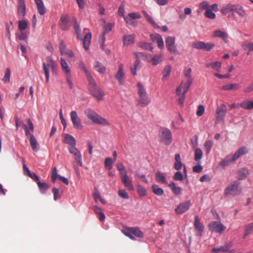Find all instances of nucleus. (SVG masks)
I'll list each match as a JSON object with an SVG mask.
<instances>
[{
    "label": "nucleus",
    "instance_id": "obj_1",
    "mask_svg": "<svg viewBox=\"0 0 253 253\" xmlns=\"http://www.w3.org/2000/svg\"><path fill=\"white\" fill-rule=\"evenodd\" d=\"M84 114L89 120H91L94 124L103 126L109 125V123L106 119L99 115L96 112L90 108L86 109L84 110Z\"/></svg>",
    "mask_w": 253,
    "mask_h": 253
},
{
    "label": "nucleus",
    "instance_id": "obj_2",
    "mask_svg": "<svg viewBox=\"0 0 253 253\" xmlns=\"http://www.w3.org/2000/svg\"><path fill=\"white\" fill-rule=\"evenodd\" d=\"M43 70L46 78V82L47 83L49 79V70L51 69L52 73L57 74L56 64L55 61L51 57H47L46 62L42 63Z\"/></svg>",
    "mask_w": 253,
    "mask_h": 253
},
{
    "label": "nucleus",
    "instance_id": "obj_3",
    "mask_svg": "<svg viewBox=\"0 0 253 253\" xmlns=\"http://www.w3.org/2000/svg\"><path fill=\"white\" fill-rule=\"evenodd\" d=\"M69 152L74 155L75 159L74 168L75 171L76 175L80 177V173L79 171V166L82 167L83 165L82 160V155L80 151L76 147L73 148L69 150Z\"/></svg>",
    "mask_w": 253,
    "mask_h": 253
},
{
    "label": "nucleus",
    "instance_id": "obj_4",
    "mask_svg": "<svg viewBox=\"0 0 253 253\" xmlns=\"http://www.w3.org/2000/svg\"><path fill=\"white\" fill-rule=\"evenodd\" d=\"M88 89L90 94L98 100H101L104 96L102 90L97 85L96 81L92 77L87 80Z\"/></svg>",
    "mask_w": 253,
    "mask_h": 253
},
{
    "label": "nucleus",
    "instance_id": "obj_5",
    "mask_svg": "<svg viewBox=\"0 0 253 253\" xmlns=\"http://www.w3.org/2000/svg\"><path fill=\"white\" fill-rule=\"evenodd\" d=\"M242 191L240 187V182L237 181L231 183L224 190V194L226 196H235L239 195Z\"/></svg>",
    "mask_w": 253,
    "mask_h": 253
},
{
    "label": "nucleus",
    "instance_id": "obj_6",
    "mask_svg": "<svg viewBox=\"0 0 253 253\" xmlns=\"http://www.w3.org/2000/svg\"><path fill=\"white\" fill-rule=\"evenodd\" d=\"M122 232L132 240H135V237L142 238L144 236L142 232L137 227H126L122 230Z\"/></svg>",
    "mask_w": 253,
    "mask_h": 253
},
{
    "label": "nucleus",
    "instance_id": "obj_7",
    "mask_svg": "<svg viewBox=\"0 0 253 253\" xmlns=\"http://www.w3.org/2000/svg\"><path fill=\"white\" fill-rule=\"evenodd\" d=\"M160 141L166 145H169L172 141L171 131L166 127H161L159 130Z\"/></svg>",
    "mask_w": 253,
    "mask_h": 253
},
{
    "label": "nucleus",
    "instance_id": "obj_8",
    "mask_svg": "<svg viewBox=\"0 0 253 253\" xmlns=\"http://www.w3.org/2000/svg\"><path fill=\"white\" fill-rule=\"evenodd\" d=\"M208 227L211 232L219 234H221L226 230V227L223 224L215 221L211 222Z\"/></svg>",
    "mask_w": 253,
    "mask_h": 253
},
{
    "label": "nucleus",
    "instance_id": "obj_9",
    "mask_svg": "<svg viewBox=\"0 0 253 253\" xmlns=\"http://www.w3.org/2000/svg\"><path fill=\"white\" fill-rule=\"evenodd\" d=\"M121 178L122 183L128 190L133 191L134 190L132 179L128 177L126 170H125L124 172H121Z\"/></svg>",
    "mask_w": 253,
    "mask_h": 253
},
{
    "label": "nucleus",
    "instance_id": "obj_10",
    "mask_svg": "<svg viewBox=\"0 0 253 253\" xmlns=\"http://www.w3.org/2000/svg\"><path fill=\"white\" fill-rule=\"evenodd\" d=\"M215 44L211 42H204L201 41L194 42L192 44V47L197 49H203L206 51H210L213 48Z\"/></svg>",
    "mask_w": 253,
    "mask_h": 253
},
{
    "label": "nucleus",
    "instance_id": "obj_11",
    "mask_svg": "<svg viewBox=\"0 0 253 253\" xmlns=\"http://www.w3.org/2000/svg\"><path fill=\"white\" fill-rule=\"evenodd\" d=\"M227 111V108L224 104L218 106L216 110V123H218L223 120Z\"/></svg>",
    "mask_w": 253,
    "mask_h": 253
},
{
    "label": "nucleus",
    "instance_id": "obj_12",
    "mask_svg": "<svg viewBox=\"0 0 253 253\" xmlns=\"http://www.w3.org/2000/svg\"><path fill=\"white\" fill-rule=\"evenodd\" d=\"M70 117L74 127L76 129H82L83 126L82 125L81 120L78 116L77 112L76 111H71Z\"/></svg>",
    "mask_w": 253,
    "mask_h": 253
},
{
    "label": "nucleus",
    "instance_id": "obj_13",
    "mask_svg": "<svg viewBox=\"0 0 253 253\" xmlns=\"http://www.w3.org/2000/svg\"><path fill=\"white\" fill-rule=\"evenodd\" d=\"M175 38L174 37H168L166 39V45L168 50L171 53H177V49L175 45Z\"/></svg>",
    "mask_w": 253,
    "mask_h": 253
},
{
    "label": "nucleus",
    "instance_id": "obj_14",
    "mask_svg": "<svg viewBox=\"0 0 253 253\" xmlns=\"http://www.w3.org/2000/svg\"><path fill=\"white\" fill-rule=\"evenodd\" d=\"M191 206V203L190 201L182 202L175 208V211L177 214H181L187 211L190 209Z\"/></svg>",
    "mask_w": 253,
    "mask_h": 253
},
{
    "label": "nucleus",
    "instance_id": "obj_15",
    "mask_svg": "<svg viewBox=\"0 0 253 253\" xmlns=\"http://www.w3.org/2000/svg\"><path fill=\"white\" fill-rule=\"evenodd\" d=\"M194 227L196 230V235L197 236H202V233L204 230V225L201 222L199 217L196 215L194 217Z\"/></svg>",
    "mask_w": 253,
    "mask_h": 253
},
{
    "label": "nucleus",
    "instance_id": "obj_16",
    "mask_svg": "<svg viewBox=\"0 0 253 253\" xmlns=\"http://www.w3.org/2000/svg\"><path fill=\"white\" fill-rule=\"evenodd\" d=\"M115 78L118 81L120 84L123 85L124 84L125 74L124 72V66L122 64L119 66L118 71L115 75Z\"/></svg>",
    "mask_w": 253,
    "mask_h": 253
},
{
    "label": "nucleus",
    "instance_id": "obj_17",
    "mask_svg": "<svg viewBox=\"0 0 253 253\" xmlns=\"http://www.w3.org/2000/svg\"><path fill=\"white\" fill-rule=\"evenodd\" d=\"M151 40L156 42L158 47L162 49L164 46V43L162 36L158 34H153L150 35Z\"/></svg>",
    "mask_w": 253,
    "mask_h": 253
},
{
    "label": "nucleus",
    "instance_id": "obj_18",
    "mask_svg": "<svg viewBox=\"0 0 253 253\" xmlns=\"http://www.w3.org/2000/svg\"><path fill=\"white\" fill-rule=\"evenodd\" d=\"M64 143L69 145L68 150H71L73 148H76V139L71 135L66 134L64 140Z\"/></svg>",
    "mask_w": 253,
    "mask_h": 253
},
{
    "label": "nucleus",
    "instance_id": "obj_19",
    "mask_svg": "<svg viewBox=\"0 0 253 253\" xmlns=\"http://www.w3.org/2000/svg\"><path fill=\"white\" fill-rule=\"evenodd\" d=\"M60 27L63 30H68L70 27L69 19L67 15H62L60 20Z\"/></svg>",
    "mask_w": 253,
    "mask_h": 253
},
{
    "label": "nucleus",
    "instance_id": "obj_20",
    "mask_svg": "<svg viewBox=\"0 0 253 253\" xmlns=\"http://www.w3.org/2000/svg\"><path fill=\"white\" fill-rule=\"evenodd\" d=\"M233 16L235 15V13H237L241 17H245L246 15V10L244 7L240 4H234Z\"/></svg>",
    "mask_w": 253,
    "mask_h": 253
},
{
    "label": "nucleus",
    "instance_id": "obj_21",
    "mask_svg": "<svg viewBox=\"0 0 253 253\" xmlns=\"http://www.w3.org/2000/svg\"><path fill=\"white\" fill-rule=\"evenodd\" d=\"M138 103L140 106L142 107L146 106L148 105L151 102V98L148 96L147 93L145 94L144 95H142L138 96Z\"/></svg>",
    "mask_w": 253,
    "mask_h": 253
},
{
    "label": "nucleus",
    "instance_id": "obj_22",
    "mask_svg": "<svg viewBox=\"0 0 253 253\" xmlns=\"http://www.w3.org/2000/svg\"><path fill=\"white\" fill-rule=\"evenodd\" d=\"M112 27H113L111 23H107V24H106L103 27V28H104L103 34V35L102 36L101 39V40L102 41L101 42V47L102 49H103V47H104V41L105 40V35L107 33H108L112 30Z\"/></svg>",
    "mask_w": 253,
    "mask_h": 253
},
{
    "label": "nucleus",
    "instance_id": "obj_23",
    "mask_svg": "<svg viewBox=\"0 0 253 253\" xmlns=\"http://www.w3.org/2000/svg\"><path fill=\"white\" fill-rule=\"evenodd\" d=\"M38 11L40 15H43L46 12V8L42 0H35Z\"/></svg>",
    "mask_w": 253,
    "mask_h": 253
},
{
    "label": "nucleus",
    "instance_id": "obj_24",
    "mask_svg": "<svg viewBox=\"0 0 253 253\" xmlns=\"http://www.w3.org/2000/svg\"><path fill=\"white\" fill-rule=\"evenodd\" d=\"M232 246V244L230 243L219 248H213L211 250V252L213 253H219L220 252H228L229 251V250L231 248Z\"/></svg>",
    "mask_w": 253,
    "mask_h": 253
},
{
    "label": "nucleus",
    "instance_id": "obj_25",
    "mask_svg": "<svg viewBox=\"0 0 253 253\" xmlns=\"http://www.w3.org/2000/svg\"><path fill=\"white\" fill-rule=\"evenodd\" d=\"M234 161L232 160V156L228 155L219 163L218 167L224 169L226 166H228L231 162Z\"/></svg>",
    "mask_w": 253,
    "mask_h": 253
},
{
    "label": "nucleus",
    "instance_id": "obj_26",
    "mask_svg": "<svg viewBox=\"0 0 253 253\" xmlns=\"http://www.w3.org/2000/svg\"><path fill=\"white\" fill-rule=\"evenodd\" d=\"M234 6V4H233L227 3L222 7L220 11L224 15H226L229 12H232V15H233Z\"/></svg>",
    "mask_w": 253,
    "mask_h": 253
},
{
    "label": "nucleus",
    "instance_id": "obj_27",
    "mask_svg": "<svg viewBox=\"0 0 253 253\" xmlns=\"http://www.w3.org/2000/svg\"><path fill=\"white\" fill-rule=\"evenodd\" d=\"M18 14L24 16L26 14V5L24 0H19L17 10Z\"/></svg>",
    "mask_w": 253,
    "mask_h": 253
},
{
    "label": "nucleus",
    "instance_id": "obj_28",
    "mask_svg": "<svg viewBox=\"0 0 253 253\" xmlns=\"http://www.w3.org/2000/svg\"><path fill=\"white\" fill-rule=\"evenodd\" d=\"M61 65L63 72L66 75L71 74V69L65 59L61 58Z\"/></svg>",
    "mask_w": 253,
    "mask_h": 253
},
{
    "label": "nucleus",
    "instance_id": "obj_29",
    "mask_svg": "<svg viewBox=\"0 0 253 253\" xmlns=\"http://www.w3.org/2000/svg\"><path fill=\"white\" fill-rule=\"evenodd\" d=\"M248 153L247 149L246 147H241L232 156V160L236 161L241 156L246 154Z\"/></svg>",
    "mask_w": 253,
    "mask_h": 253
},
{
    "label": "nucleus",
    "instance_id": "obj_30",
    "mask_svg": "<svg viewBox=\"0 0 253 253\" xmlns=\"http://www.w3.org/2000/svg\"><path fill=\"white\" fill-rule=\"evenodd\" d=\"M248 153L247 149L246 147H241L232 156V160L236 161L241 156L246 154Z\"/></svg>",
    "mask_w": 253,
    "mask_h": 253
},
{
    "label": "nucleus",
    "instance_id": "obj_31",
    "mask_svg": "<svg viewBox=\"0 0 253 253\" xmlns=\"http://www.w3.org/2000/svg\"><path fill=\"white\" fill-rule=\"evenodd\" d=\"M240 88V85L237 84H229L221 86L222 90L229 91V90H236Z\"/></svg>",
    "mask_w": 253,
    "mask_h": 253
},
{
    "label": "nucleus",
    "instance_id": "obj_32",
    "mask_svg": "<svg viewBox=\"0 0 253 253\" xmlns=\"http://www.w3.org/2000/svg\"><path fill=\"white\" fill-rule=\"evenodd\" d=\"M213 36L214 37L221 38L224 41H225L228 38V34L224 31L218 30L214 31Z\"/></svg>",
    "mask_w": 253,
    "mask_h": 253
},
{
    "label": "nucleus",
    "instance_id": "obj_33",
    "mask_svg": "<svg viewBox=\"0 0 253 253\" xmlns=\"http://www.w3.org/2000/svg\"><path fill=\"white\" fill-rule=\"evenodd\" d=\"M78 65L80 69L84 72L87 80L93 77L91 73L87 70L86 65L83 61H80L78 63Z\"/></svg>",
    "mask_w": 253,
    "mask_h": 253
},
{
    "label": "nucleus",
    "instance_id": "obj_34",
    "mask_svg": "<svg viewBox=\"0 0 253 253\" xmlns=\"http://www.w3.org/2000/svg\"><path fill=\"white\" fill-rule=\"evenodd\" d=\"M142 13L144 14L146 20L151 23L152 26L155 29H159L160 27L156 23V22L153 19V18L145 11L142 10Z\"/></svg>",
    "mask_w": 253,
    "mask_h": 253
},
{
    "label": "nucleus",
    "instance_id": "obj_35",
    "mask_svg": "<svg viewBox=\"0 0 253 253\" xmlns=\"http://www.w3.org/2000/svg\"><path fill=\"white\" fill-rule=\"evenodd\" d=\"M171 67L170 65H167L165 67L164 71L162 73L163 76L162 80L163 81L167 80L169 78L170 73L171 72Z\"/></svg>",
    "mask_w": 253,
    "mask_h": 253
},
{
    "label": "nucleus",
    "instance_id": "obj_36",
    "mask_svg": "<svg viewBox=\"0 0 253 253\" xmlns=\"http://www.w3.org/2000/svg\"><path fill=\"white\" fill-rule=\"evenodd\" d=\"M30 143L32 150L35 152H37L38 150V143L33 134H31Z\"/></svg>",
    "mask_w": 253,
    "mask_h": 253
},
{
    "label": "nucleus",
    "instance_id": "obj_37",
    "mask_svg": "<svg viewBox=\"0 0 253 253\" xmlns=\"http://www.w3.org/2000/svg\"><path fill=\"white\" fill-rule=\"evenodd\" d=\"M221 63L220 62H218V61L211 62L208 63L206 64L207 67H208V68L211 67L213 69H214L217 71H220V68H221Z\"/></svg>",
    "mask_w": 253,
    "mask_h": 253
},
{
    "label": "nucleus",
    "instance_id": "obj_38",
    "mask_svg": "<svg viewBox=\"0 0 253 253\" xmlns=\"http://www.w3.org/2000/svg\"><path fill=\"white\" fill-rule=\"evenodd\" d=\"M249 174V170L246 168H242L238 170V175L240 179H245Z\"/></svg>",
    "mask_w": 253,
    "mask_h": 253
},
{
    "label": "nucleus",
    "instance_id": "obj_39",
    "mask_svg": "<svg viewBox=\"0 0 253 253\" xmlns=\"http://www.w3.org/2000/svg\"><path fill=\"white\" fill-rule=\"evenodd\" d=\"M135 35L134 34L125 36L123 38L124 45H128L134 41Z\"/></svg>",
    "mask_w": 253,
    "mask_h": 253
},
{
    "label": "nucleus",
    "instance_id": "obj_40",
    "mask_svg": "<svg viewBox=\"0 0 253 253\" xmlns=\"http://www.w3.org/2000/svg\"><path fill=\"white\" fill-rule=\"evenodd\" d=\"M156 180L158 182L162 183L164 184L167 183L166 177L164 173H161L160 171H157L156 173Z\"/></svg>",
    "mask_w": 253,
    "mask_h": 253
},
{
    "label": "nucleus",
    "instance_id": "obj_41",
    "mask_svg": "<svg viewBox=\"0 0 253 253\" xmlns=\"http://www.w3.org/2000/svg\"><path fill=\"white\" fill-rule=\"evenodd\" d=\"M94 69L100 74H104L106 72V68L105 66L100 62H97L95 63L94 66Z\"/></svg>",
    "mask_w": 253,
    "mask_h": 253
},
{
    "label": "nucleus",
    "instance_id": "obj_42",
    "mask_svg": "<svg viewBox=\"0 0 253 253\" xmlns=\"http://www.w3.org/2000/svg\"><path fill=\"white\" fill-rule=\"evenodd\" d=\"M239 105L245 109L251 110L253 108V101H243L239 104Z\"/></svg>",
    "mask_w": 253,
    "mask_h": 253
},
{
    "label": "nucleus",
    "instance_id": "obj_43",
    "mask_svg": "<svg viewBox=\"0 0 253 253\" xmlns=\"http://www.w3.org/2000/svg\"><path fill=\"white\" fill-rule=\"evenodd\" d=\"M172 192L175 195H179L181 193V188L180 187H177L174 182H171L169 184Z\"/></svg>",
    "mask_w": 253,
    "mask_h": 253
},
{
    "label": "nucleus",
    "instance_id": "obj_44",
    "mask_svg": "<svg viewBox=\"0 0 253 253\" xmlns=\"http://www.w3.org/2000/svg\"><path fill=\"white\" fill-rule=\"evenodd\" d=\"M91 39V34L90 33L87 34L84 38L83 43L84 48L87 50L88 48Z\"/></svg>",
    "mask_w": 253,
    "mask_h": 253
},
{
    "label": "nucleus",
    "instance_id": "obj_45",
    "mask_svg": "<svg viewBox=\"0 0 253 253\" xmlns=\"http://www.w3.org/2000/svg\"><path fill=\"white\" fill-rule=\"evenodd\" d=\"M41 192L42 194L45 193L48 188V184L45 182H41L39 180L37 182Z\"/></svg>",
    "mask_w": 253,
    "mask_h": 253
},
{
    "label": "nucleus",
    "instance_id": "obj_46",
    "mask_svg": "<svg viewBox=\"0 0 253 253\" xmlns=\"http://www.w3.org/2000/svg\"><path fill=\"white\" fill-rule=\"evenodd\" d=\"M137 93L138 96L144 95L145 94L147 93L146 90L141 83L138 82L137 84Z\"/></svg>",
    "mask_w": 253,
    "mask_h": 253
},
{
    "label": "nucleus",
    "instance_id": "obj_47",
    "mask_svg": "<svg viewBox=\"0 0 253 253\" xmlns=\"http://www.w3.org/2000/svg\"><path fill=\"white\" fill-rule=\"evenodd\" d=\"M152 189L153 192L158 196H162L164 193L163 189L159 187L156 184L153 185L152 187Z\"/></svg>",
    "mask_w": 253,
    "mask_h": 253
},
{
    "label": "nucleus",
    "instance_id": "obj_48",
    "mask_svg": "<svg viewBox=\"0 0 253 253\" xmlns=\"http://www.w3.org/2000/svg\"><path fill=\"white\" fill-rule=\"evenodd\" d=\"M140 61L139 59H137L134 64V66L130 67L131 73L133 76H135L136 75L137 70L140 69Z\"/></svg>",
    "mask_w": 253,
    "mask_h": 253
},
{
    "label": "nucleus",
    "instance_id": "obj_49",
    "mask_svg": "<svg viewBox=\"0 0 253 253\" xmlns=\"http://www.w3.org/2000/svg\"><path fill=\"white\" fill-rule=\"evenodd\" d=\"M203 157V152L200 148H196L194 153V159L196 161H200Z\"/></svg>",
    "mask_w": 253,
    "mask_h": 253
},
{
    "label": "nucleus",
    "instance_id": "obj_50",
    "mask_svg": "<svg viewBox=\"0 0 253 253\" xmlns=\"http://www.w3.org/2000/svg\"><path fill=\"white\" fill-rule=\"evenodd\" d=\"M28 24V21L27 19L20 20L18 22V29L20 30H25Z\"/></svg>",
    "mask_w": 253,
    "mask_h": 253
},
{
    "label": "nucleus",
    "instance_id": "obj_51",
    "mask_svg": "<svg viewBox=\"0 0 253 253\" xmlns=\"http://www.w3.org/2000/svg\"><path fill=\"white\" fill-rule=\"evenodd\" d=\"M59 49L62 55H65V54L69 51V49L66 48L63 40H61L60 42Z\"/></svg>",
    "mask_w": 253,
    "mask_h": 253
},
{
    "label": "nucleus",
    "instance_id": "obj_52",
    "mask_svg": "<svg viewBox=\"0 0 253 253\" xmlns=\"http://www.w3.org/2000/svg\"><path fill=\"white\" fill-rule=\"evenodd\" d=\"M59 49L62 55H65V54L69 51V49L66 48L63 40H61L60 42Z\"/></svg>",
    "mask_w": 253,
    "mask_h": 253
},
{
    "label": "nucleus",
    "instance_id": "obj_53",
    "mask_svg": "<svg viewBox=\"0 0 253 253\" xmlns=\"http://www.w3.org/2000/svg\"><path fill=\"white\" fill-rule=\"evenodd\" d=\"M252 232H253V222L246 226L243 238H245L247 236L249 235Z\"/></svg>",
    "mask_w": 253,
    "mask_h": 253
},
{
    "label": "nucleus",
    "instance_id": "obj_54",
    "mask_svg": "<svg viewBox=\"0 0 253 253\" xmlns=\"http://www.w3.org/2000/svg\"><path fill=\"white\" fill-rule=\"evenodd\" d=\"M137 190L138 194L141 197L145 196L147 195V191L146 189L140 185H137Z\"/></svg>",
    "mask_w": 253,
    "mask_h": 253
},
{
    "label": "nucleus",
    "instance_id": "obj_55",
    "mask_svg": "<svg viewBox=\"0 0 253 253\" xmlns=\"http://www.w3.org/2000/svg\"><path fill=\"white\" fill-rule=\"evenodd\" d=\"M192 82V79H187L186 83L183 85V92L184 94H186L189 87L191 85Z\"/></svg>",
    "mask_w": 253,
    "mask_h": 253
},
{
    "label": "nucleus",
    "instance_id": "obj_56",
    "mask_svg": "<svg viewBox=\"0 0 253 253\" xmlns=\"http://www.w3.org/2000/svg\"><path fill=\"white\" fill-rule=\"evenodd\" d=\"M105 167L108 170L112 169L113 167V161L111 158H107L105 161Z\"/></svg>",
    "mask_w": 253,
    "mask_h": 253
},
{
    "label": "nucleus",
    "instance_id": "obj_57",
    "mask_svg": "<svg viewBox=\"0 0 253 253\" xmlns=\"http://www.w3.org/2000/svg\"><path fill=\"white\" fill-rule=\"evenodd\" d=\"M118 195L125 199H128L129 198L128 194L125 189L119 190L118 191Z\"/></svg>",
    "mask_w": 253,
    "mask_h": 253
},
{
    "label": "nucleus",
    "instance_id": "obj_58",
    "mask_svg": "<svg viewBox=\"0 0 253 253\" xmlns=\"http://www.w3.org/2000/svg\"><path fill=\"white\" fill-rule=\"evenodd\" d=\"M183 122V119L182 118L180 114H179L178 118L177 119L176 122L175 123L173 122L172 123L173 127L175 129H177L178 127L177 126L181 125Z\"/></svg>",
    "mask_w": 253,
    "mask_h": 253
},
{
    "label": "nucleus",
    "instance_id": "obj_59",
    "mask_svg": "<svg viewBox=\"0 0 253 253\" xmlns=\"http://www.w3.org/2000/svg\"><path fill=\"white\" fill-rule=\"evenodd\" d=\"M161 57V54H158L155 56L152 59L153 64L154 65H156L160 63L162 61Z\"/></svg>",
    "mask_w": 253,
    "mask_h": 253
},
{
    "label": "nucleus",
    "instance_id": "obj_60",
    "mask_svg": "<svg viewBox=\"0 0 253 253\" xmlns=\"http://www.w3.org/2000/svg\"><path fill=\"white\" fill-rule=\"evenodd\" d=\"M212 142L211 140H208L206 141V142L205 143L204 146L207 154H208L210 152L212 148Z\"/></svg>",
    "mask_w": 253,
    "mask_h": 253
},
{
    "label": "nucleus",
    "instance_id": "obj_61",
    "mask_svg": "<svg viewBox=\"0 0 253 253\" xmlns=\"http://www.w3.org/2000/svg\"><path fill=\"white\" fill-rule=\"evenodd\" d=\"M10 74L11 72L9 68H6L5 72V75L2 79L3 82L6 83L9 82Z\"/></svg>",
    "mask_w": 253,
    "mask_h": 253
},
{
    "label": "nucleus",
    "instance_id": "obj_62",
    "mask_svg": "<svg viewBox=\"0 0 253 253\" xmlns=\"http://www.w3.org/2000/svg\"><path fill=\"white\" fill-rule=\"evenodd\" d=\"M205 15L207 17L211 19H214L216 16L215 13H213L211 9L206 10L205 13Z\"/></svg>",
    "mask_w": 253,
    "mask_h": 253
},
{
    "label": "nucleus",
    "instance_id": "obj_63",
    "mask_svg": "<svg viewBox=\"0 0 253 253\" xmlns=\"http://www.w3.org/2000/svg\"><path fill=\"white\" fill-rule=\"evenodd\" d=\"M138 45L147 50H152L153 49V47L152 46L151 44L149 43H139Z\"/></svg>",
    "mask_w": 253,
    "mask_h": 253
},
{
    "label": "nucleus",
    "instance_id": "obj_64",
    "mask_svg": "<svg viewBox=\"0 0 253 253\" xmlns=\"http://www.w3.org/2000/svg\"><path fill=\"white\" fill-rule=\"evenodd\" d=\"M173 178L175 180L181 181L183 180V176L181 172L177 171L174 174Z\"/></svg>",
    "mask_w": 253,
    "mask_h": 253
}]
</instances>
